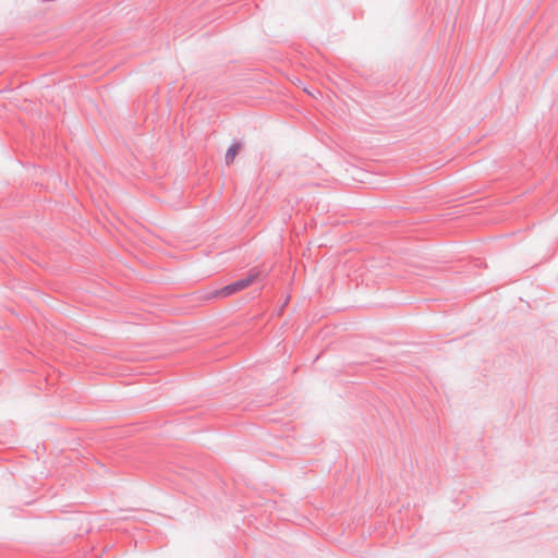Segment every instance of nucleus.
I'll list each match as a JSON object with an SVG mask.
<instances>
[{
	"mask_svg": "<svg viewBox=\"0 0 558 558\" xmlns=\"http://www.w3.org/2000/svg\"><path fill=\"white\" fill-rule=\"evenodd\" d=\"M257 276H258V272H256L255 270H251L244 278H241L236 281H233L230 284H227L220 289H216V290L209 292L205 296V299L210 300V299L229 298V296L244 290L248 286H251L255 281Z\"/></svg>",
	"mask_w": 558,
	"mask_h": 558,
	"instance_id": "f257e3e1",
	"label": "nucleus"
},
{
	"mask_svg": "<svg viewBox=\"0 0 558 558\" xmlns=\"http://www.w3.org/2000/svg\"><path fill=\"white\" fill-rule=\"evenodd\" d=\"M241 147H242V143L239 141H234L230 145V147L228 148L226 156H225V161L228 166L234 161V158L238 155V153L240 151Z\"/></svg>",
	"mask_w": 558,
	"mask_h": 558,
	"instance_id": "f03ea898",
	"label": "nucleus"
}]
</instances>
